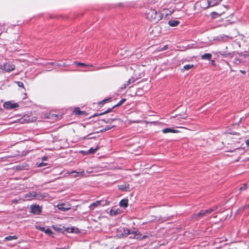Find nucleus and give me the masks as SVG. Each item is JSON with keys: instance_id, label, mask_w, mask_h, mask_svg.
Instances as JSON below:
<instances>
[{"instance_id": "obj_1", "label": "nucleus", "mask_w": 249, "mask_h": 249, "mask_svg": "<svg viewBox=\"0 0 249 249\" xmlns=\"http://www.w3.org/2000/svg\"><path fill=\"white\" fill-rule=\"evenodd\" d=\"M157 15L158 13L155 9H150L146 14V17L150 20H156L158 21L160 20L161 18L160 17L158 18Z\"/></svg>"}, {"instance_id": "obj_2", "label": "nucleus", "mask_w": 249, "mask_h": 249, "mask_svg": "<svg viewBox=\"0 0 249 249\" xmlns=\"http://www.w3.org/2000/svg\"><path fill=\"white\" fill-rule=\"evenodd\" d=\"M15 66L10 62H7L0 65V69L4 72H10L15 70Z\"/></svg>"}, {"instance_id": "obj_3", "label": "nucleus", "mask_w": 249, "mask_h": 249, "mask_svg": "<svg viewBox=\"0 0 249 249\" xmlns=\"http://www.w3.org/2000/svg\"><path fill=\"white\" fill-rule=\"evenodd\" d=\"M109 202L107 200H97L95 202L91 203L89 208L91 210H93L95 207H97L99 206H104L106 205H108Z\"/></svg>"}, {"instance_id": "obj_4", "label": "nucleus", "mask_w": 249, "mask_h": 249, "mask_svg": "<svg viewBox=\"0 0 249 249\" xmlns=\"http://www.w3.org/2000/svg\"><path fill=\"white\" fill-rule=\"evenodd\" d=\"M19 107V105L17 103H14L13 101H8L5 102L3 104L4 108L7 110H11L15 109Z\"/></svg>"}, {"instance_id": "obj_5", "label": "nucleus", "mask_w": 249, "mask_h": 249, "mask_svg": "<svg viewBox=\"0 0 249 249\" xmlns=\"http://www.w3.org/2000/svg\"><path fill=\"white\" fill-rule=\"evenodd\" d=\"M36 197L38 199H40L42 198V196L37 194L35 192H31L28 193H27L25 195V198H27V200H32L33 198Z\"/></svg>"}, {"instance_id": "obj_6", "label": "nucleus", "mask_w": 249, "mask_h": 249, "mask_svg": "<svg viewBox=\"0 0 249 249\" xmlns=\"http://www.w3.org/2000/svg\"><path fill=\"white\" fill-rule=\"evenodd\" d=\"M124 233L123 235L127 236L128 235H131L130 238H138L137 236L139 235L138 231H131L129 229H124Z\"/></svg>"}, {"instance_id": "obj_7", "label": "nucleus", "mask_w": 249, "mask_h": 249, "mask_svg": "<svg viewBox=\"0 0 249 249\" xmlns=\"http://www.w3.org/2000/svg\"><path fill=\"white\" fill-rule=\"evenodd\" d=\"M57 206L59 210L62 211H66L71 208V205L69 203L58 204Z\"/></svg>"}, {"instance_id": "obj_8", "label": "nucleus", "mask_w": 249, "mask_h": 249, "mask_svg": "<svg viewBox=\"0 0 249 249\" xmlns=\"http://www.w3.org/2000/svg\"><path fill=\"white\" fill-rule=\"evenodd\" d=\"M31 213L35 214H38L41 212V208L39 205H31Z\"/></svg>"}, {"instance_id": "obj_9", "label": "nucleus", "mask_w": 249, "mask_h": 249, "mask_svg": "<svg viewBox=\"0 0 249 249\" xmlns=\"http://www.w3.org/2000/svg\"><path fill=\"white\" fill-rule=\"evenodd\" d=\"M209 214L206 211V210H202L200 211L198 213L193 215V217L194 218H202L204 216Z\"/></svg>"}, {"instance_id": "obj_10", "label": "nucleus", "mask_w": 249, "mask_h": 249, "mask_svg": "<svg viewBox=\"0 0 249 249\" xmlns=\"http://www.w3.org/2000/svg\"><path fill=\"white\" fill-rule=\"evenodd\" d=\"M118 188L119 190L124 191L128 192L130 191V186L127 183H124L123 184L119 185Z\"/></svg>"}, {"instance_id": "obj_11", "label": "nucleus", "mask_w": 249, "mask_h": 249, "mask_svg": "<svg viewBox=\"0 0 249 249\" xmlns=\"http://www.w3.org/2000/svg\"><path fill=\"white\" fill-rule=\"evenodd\" d=\"M73 113L75 115H85L86 114V111L80 110L79 107L75 108L74 110H73Z\"/></svg>"}, {"instance_id": "obj_12", "label": "nucleus", "mask_w": 249, "mask_h": 249, "mask_svg": "<svg viewBox=\"0 0 249 249\" xmlns=\"http://www.w3.org/2000/svg\"><path fill=\"white\" fill-rule=\"evenodd\" d=\"M178 131L175 129H174L171 128H167L162 129V132L163 133H177Z\"/></svg>"}, {"instance_id": "obj_13", "label": "nucleus", "mask_w": 249, "mask_h": 249, "mask_svg": "<svg viewBox=\"0 0 249 249\" xmlns=\"http://www.w3.org/2000/svg\"><path fill=\"white\" fill-rule=\"evenodd\" d=\"M212 57V55L211 53H205L201 56V59L203 60H210Z\"/></svg>"}, {"instance_id": "obj_14", "label": "nucleus", "mask_w": 249, "mask_h": 249, "mask_svg": "<svg viewBox=\"0 0 249 249\" xmlns=\"http://www.w3.org/2000/svg\"><path fill=\"white\" fill-rule=\"evenodd\" d=\"M120 207L124 208H126L128 205V200L127 199H122L119 203Z\"/></svg>"}, {"instance_id": "obj_15", "label": "nucleus", "mask_w": 249, "mask_h": 249, "mask_svg": "<svg viewBox=\"0 0 249 249\" xmlns=\"http://www.w3.org/2000/svg\"><path fill=\"white\" fill-rule=\"evenodd\" d=\"M179 23L178 20H170L168 21V24L171 27L177 26Z\"/></svg>"}, {"instance_id": "obj_16", "label": "nucleus", "mask_w": 249, "mask_h": 249, "mask_svg": "<svg viewBox=\"0 0 249 249\" xmlns=\"http://www.w3.org/2000/svg\"><path fill=\"white\" fill-rule=\"evenodd\" d=\"M70 174H73V176L74 177H77L80 175L83 176L84 175V171L83 170L81 172H76V171H72L71 173H70Z\"/></svg>"}, {"instance_id": "obj_17", "label": "nucleus", "mask_w": 249, "mask_h": 249, "mask_svg": "<svg viewBox=\"0 0 249 249\" xmlns=\"http://www.w3.org/2000/svg\"><path fill=\"white\" fill-rule=\"evenodd\" d=\"M218 0H208V6L213 7L218 3Z\"/></svg>"}, {"instance_id": "obj_18", "label": "nucleus", "mask_w": 249, "mask_h": 249, "mask_svg": "<svg viewBox=\"0 0 249 249\" xmlns=\"http://www.w3.org/2000/svg\"><path fill=\"white\" fill-rule=\"evenodd\" d=\"M136 80V78L132 77L131 79H129L127 82V83L124 84V88H126V87L128 86L130 84L134 83Z\"/></svg>"}, {"instance_id": "obj_19", "label": "nucleus", "mask_w": 249, "mask_h": 249, "mask_svg": "<svg viewBox=\"0 0 249 249\" xmlns=\"http://www.w3.org/2000/svg\"><path fill=\"white\" fill-rule=\"evenodd\" d=\"M120 212V210L119 209H117L116 210L112 209L111 210L110 213L111 215L115 216Z\"/></svg>"}, {"instance_id": "obj_20", "label": "nucleus", "mask_w": 249, "mask_h": 249, "mask_svg": "<svg viewBox=\"0 0 249 249\" xmlns=\"http://www.w3.org/2000/svg\"><path fill=\"white\" fill-rule=\"evenodd\" d=\"M18 239V237L16 236V235H14V236H7L5 238V240H7V241H11V240H16V239Z\"/></svg>"}, {"instance_id": "obj_21", "label": "nucleus", "mask_w": 249, "mask_h": 249, "mask_svg": "<svg viewBox=\"0 0 249 249\" xmlns=\"http://www.w3.org/2000/svg\"><path fill=\"white\" fill-rule=\"evenodd\" d=\"M75 63L77 66H80V67L86 66L87 67H92V65H91L86 64L83 63L75 62Z\"/></svg>"}, {"instance_id": "obj_22", "label": "nucleus", "mask_w": 249, "mask_h": 249, "mask_svg": "<svg viewBox=\"0 0 249 249\" xmlns=\"http://www.w3.org/2000/svg\"><path fill=\"white\" fill-rule=\"evenodd\" d=\"M194 67V65L193 64H187L185 65L183 67V70L188 71L190 70V69L193 68Z\"/></svg>"}, {"instance_id": "obj_23", "label": "nucleus", "mask_w": 249, "mask_h": 249, "mask_svg": "<svg viewBox=\"0 0 249 249\" xmlns=\"http://www.w3.org/2000/svg\"><path fill=\"white\" fill-rule=\"evenodd\" d=\"M217 208H218L217 206H213L211 208L206 210V211L207 212V213H208V214H210L212 212L216 210Z\"/></svg>"}, {"instance_id": "obj_24", "label": "nucleus", "mask_w": 249, "mask_h": 249, "mask_svg": "<svg viewBox=\"0 0 249 249\" xmlns=\"http://www.w3.org/2000/svg\"><path fill=\"white\" fill-rule=\"evenodd\" d=\"M125 100H126L125 99H122L118 104L114 105L113 107H119V106L122 105L125 101Z\"/></svg>"}, {"instance_id": "obj_25", "label": "nucleus", "mask_w": 249, "mask_h": 249, "mask_svg": "<svg viewBox=\"0 0 249 249\" xmlns=\"http://www.w3.org/2000/svg\"><path fill=\"white\" fill-rule=\"evenodd\" d=\"M98 148L97 147L96 148H90L89 151H88V154H93L94 153L96 150L98 149Z\"/></svg>"}, {"instance_id": "obj_26", "label": "nucleus", "mask_w": 249, "mask_h": 249, "mask_svg": "<svg viewBox=\"0 0 249 249\" xmlns=\"http://www.w3.org/2000/svg\"><path fill=\"white\" fill-rule=\"evenodd\" d=\"M219 53L221 55L224 56H229V55H231L230 53H226L225 52H222V51H219Z\"/></svg>"}, {"instance_id": "obj_27", "label": "nucleus", "mask_w": 249, "mask_h": 249, "mask_svg": "<svg viewBox=\"0 0 249 249\" xmlns=\"http://www.w3.org/2000/svg\"><path fill=\"white\" fill-rule=\"evenodd\" d=\"M114 126H106L104 128L102 129V130H100V132H104L109 129H110V128L113 127Z\"/></svg>"}, {"instance_id": "obj_28", "label": "nucleus", "mask_w": 249, "mask_h": 249, "mask_svg": "<svg viewBox=\"0 0 249 249\" xmlns=\"http://www.w3.org/2000/svg\"><path fill=\"white\" fill-rule=\"evenodd\" d=\"M247 188V184H244L242 186H241L239 190L241 191L246 190Z\"/></svg>"}, {"instance_id": "obj_29", "label": "nucleus", "mask_w": 249, "mask_h": 249, "mask_svg": "<svg viewBox=\"0 0 249 249\" xmlns=\"http://www.w3.org/2000/svg\"><path fill=\"white\" fill-rule=\"evenodd\" d=\"M116 119L108 118L106 120L104 119V121L106 123H111L113 121H114Z\"/></svg>"}, {"instance_id": "obj_30", "label": "nucleus", "mask_w": 249, "mask_h": 249, "mask_svg": "<svg viewBox=\"0 0 249 249\" xmlns=\"http://www.w3.org/2000/svg\"><path fill=\"white\" fill-rule=\"evenodd\" d=\"M114 107H112V108H108L106 111H105V112H103V113H101L99 114V115H102L103 114H106L107 113H109V112H110L112 109Z\"/></svg>"}, {"instance_id": "obj_31", "label": "nucleus", "mask_w": 249, "mask_h": 249, "mask_svg": "<svg viewBox=\"0 0 249 249\" xmlns=\"http://www.w3.org/2000/svg\"><path fill=\"white\" fill-rule=\"evenodd\" d=\"M44 232L48 234H51L52 233V231L50 228L45 229Z\"/></svg>"}, {"instance_id": "obj_32", "label": "nucleus", "mask_w": 249, "mask_h": 249, "mask_svg": "<svg viewBox=\"0 0 249 249\" xmlns=\"http://www.w3.org/2000/svg\"><path fill=\"white\" fill-rule=\"evenodd\" d=\"M17 85H18V87H24V85H23V84L22 82H20V81H18L17 82Z\"/></svg>"}, {"instance_id": "obj_33", "label": "nucleus", "mask_w": 249, "mask_h": 249, "mask_svg": "<svg viewBox=\"0 0 249 249\" xmlns=\"http://www.w3.org/2000/svg\"><path fill=\"white\" fill-rule=\"evenodd\" d=\"M47 165V163H44V162H41L40 163H39L38 165V167H42L43 166H45Z\"/></svg>"}, {"instance_id": "obj_34", "label": "nucleus", "mask_w": 249, "mask_h": 249, "mask_svg": "<svg viewBox=\"0 0 249 249\" xmlns=\"http://www.w3.org/2000/svg\"><path fill=\"white\" fill-rule=\"evenodd\" d=\"M96 137H89V135L87 136L86 137H84V139H95Z\"/></svg>"}, {"instance_id": "obj_35", "label": "nucleus", "mask_w": 249, "mask_h": 249, "mask_svg": "<svg viewBox=\"0 0 249 249\" xmlns=\"http://www.w3.org/2000/svg\"><path fill=\"white\" fill-rule=\"evenodd\" d=\"M38 229L42 231H45V227H40L39 228H38Z\"/></svg>"}, {"instance_id": "obj_36", "label": "nucleus", "mask_w": 249, "mask_h": 249, "mask_svg": "<svg viewBox=\"0 0 249 249\" xmlns=\"http://www.w3.org/2000/svg\"><path fill=\"white\" fill-rule=\"evenodd\" d=\"M215 15H217V14L215 12H213L211 13V16H212L213 18H215Z\"/></svg>"}, {"instance_id": "obj_37", "label": "nucleus", "mask_w": 249, "mask_h": 249, "mask_svg": "<svg viewBox=\"0 0 249 249\" xmlns=\"http://www.w3.org/2000/svg\"><path fill=\"white\" fill-rule=\"evenodd\" d=\"M110 100V98H108V99H107L106 100H103L102 102H104V103H106V102H109Z\"/></svg>"}, {"instance_id": "obj_38", "label": "nucleus", "mask_w": 249, "mask_h": 249, "mask_svg": "<svg viewBox=\"0 0 249 249\" xmlns=\"http://www.w3.org/2000/svg\"><path fill=\"white\" fill-rule=\"evenodd\" d=\"M167 48H168L167 45H165V46H164V47L161 49V50H162V51L165 50H166V49H167Z\"/></svg>"}, {"instance_id": "obj_39", "label": "nucleus", "mask_w": 249, "mask_h": 249, "mask_svg": "<svg viewBox=\"0 0 249 249\" xmlns=\"http://www.w3.org/2000/svg\"><path fill=\"white\" fill-rule=\"evenodd\" d=\"M47 159V157H43L42 158V160H46Z\"/></svg>"}, {"instance_id": "obj_40", "label": "nucleus", "mask_w": 249, "mask_h": 249, "mask_svg": "<svg viewBox=\"0 0 249 249\" xmlns=\"http://www.w3.org/2000/svg\"><path fill=\"white\" fill-rule=\"evenodd\" d=\"M246 144H247L248 146H249V139H248V140H247L246 141Z\"/></svg>"}, {"instance_id": "obj_41", "label": "nucleus", "mask_w": 249, "mask_h": 249, "mask_svg": "<svg viewBox=\"0 0 249 249\" xmlns=\"http://www.w3.org/2000/svg\"><path fill=\"white\" fill-rule=\"evenodd\" d=\"M13 203H18V200H17L15 199V200H14L13 201Z\"/></svg>"}, {"instance_id": "obj_42", "label": "nucleus", "mask_w": 249, "mask_h": 249, "mask_svg": "<svg viewBox=\"0 0 249 249\" xmlns=\"http://www.w3.org/2000/svg\"><path fill=\"white\" fill-rule=\"evenodd\" d=\"M180 119H182V118H178V120L181 121V120ZM182 119H185V118H182Z\"/></svg>"}, {"instance_id": "obj_43", "label": "nucleus", "mask_w": 249, "mask_h": 249, "mask_svg": "<svg viewBox=\"0 0 249 249\" xmlns=\"http://www.w3.org/2000/svg\"><path fill=\"white\" fill-rule=\"evenodd\" d=\"M73 230H74V228H71V232H74Z\"/></svg>"}, {"instance_id": "obj_44", "label": "nucleus", "mask_w": 249, "mask_h": 249, "mask_svg": "<svg viewBox=\"0 0 249 249\" xmlns=\"http://www.w3.org/2000/svg\"><path fill=\"white\" fill-rule=\"evenodd\" d=\"M59 249H68V248H63Z\"/></svg>"}, {"instance_id": "obj_45", "label": "nucleus", "mask_w": 249, "mask_h": 249, "mask_svg": "<svg viewBox=\"0 0 249 249\" xmlns=\"http://www.w3.org/2000/svg\"><path fill=\"white\" fill-rule=\"evenodd\" d=\"M212 64H214V60H212Z\"/></svg>"}, {"instance_id": "obj_46", "label": "nucleus", "mask_w": 249, "mask_h": 249, "mask_svg": "<svg viewBox=\"0 0 249 249\" xmlns=\"http://www.w3.org/2000/svg\"><path fill=\"white\" fill-rule=\"evenodd\" d=\"M241 72L243 73H245V71H241Z\"/></svg>"}, {"instance_id": "obj_47", "label": "nucleus", "mask_w": 249, "mask_h": 249, "mask_svg": "<svg viewBox=\"0 0 249 249\" xmlns=\"http://www.w3.org/2000/svg\"><path fill=\"white\" fill-rule=\"evenodd\" d=\"M61 65L60 64H57V66H61Z\"/></svg>"}, {"instance_id": "obj_48", "label": "nucleus", "mask_w": 249, "mask_h": 249, "mask_svg": "<svg viewBox=\"0 0 249 249\" xmlns=\"http://www.w3.org/2000/svg\"><path fill=\"white\" fill-rule=\"evenodd\" d=\"M99 69H100V68H97V69H93V70H99Z\"/></svg>"}, {"instance_id": "obj_49", "label": "nucleus", "mask_w": 249, "mask_h": 249, "mask_svg": "<svg viewBox=\"0 0 249 249\" xmlns=\"http://www.w3.org/2000/svg\"><path fill=\"white\" fill-rule=\"evenodd\" d=\"M142 74H139V77H141V75H142Z\"/></svg>"}, {"instance_id": "obj_50", "label": "nucleus", "mask_w": 249, "mask_h": 249, "mask_svg": "<svg viewBox=\"0 0 249 249\" xmlns=\"http://www.w3.org/2000/svg\"><path fill=\"white\" fill-rule=\"evenodd\" d=\"M51 64H52V65H54V64H55V63H54V62L51 63Z\"/></svg>"}, {"instance_id": "obj_51", "label": "nucleus", "mask_w": 249, "mask_h": 249, "mask_svg": "<svg viewBox=\"0 0 249 249\" xmlns=\"http://www.w3.org/2000/svg\"><path fill=\"white\" fill-rule=\"evenodd\" d=\"M179 127H180V128H184V127H182V126H179Z\"/></svg>"}, {"instance_id": "obj_52", "label": "nucleus", "mask_w": 249, "mask_h": 249, "mask_svg": "<svg viewBox=\"0 0 249 249\" xmlns=\"http://www.w3.org/2000/svg\"><path fill=\"white\" fill-rule=\"evenodd\" d=\"M241 118L240 119L239 123L241 122Z\"/></svg>"}, {"instance_id": "obj_53", "label": "nucleus", "mask_w": 249, "mask_h": 249, "mask_svg": "<svg viewBox=\"0 0 249 249\" xmlns=\"http://www.w3.org/2000/svg\"><path fill=\"white\" fill-rule=\"evenodd\" d=\"M135 75L136 76H137V73H135Z\"/></svg>"}]
</instances>
